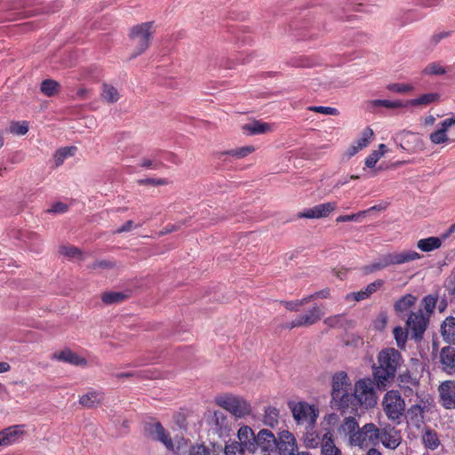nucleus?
<instances>
[{
	"mask_svg": "<svg viewBox=\"0 0 455 455\" xmlns=\"http://www.w3.org/2000/svg\"><path fill=\"white\" fill-rule=\"evenodd\" d=\"M403 363L401 353L394 347L382 349L372 367V376L379 387L385 388L395 378L397 370Z\"/></svg>",
	"mask_w": 455,
	"mask_h": 455,
	"instance_id": "obj_1",
	"label": "nucleus"
},
{
	"mask_svg": "<svg viewBox=\"0 0 455 455\" xmlns=\"http://www.w3.org/2000/svg\"><path fill=\"white\" fill-rule=\"evenodd\" d=\"M216 403L237 419H243L251 413V403L242 396L233 394L220 395L215 399Z\"/></svg>",
	"mask_w": 455,
	"mask_h": 455,
	"instance_id": "obj_2",
	"label": "nucleus"
},
{
	"mask_svg": "<svg viewBox=\"0 0 455 455\" xmlns=\"http://www.w3.org/2000/svg\"><path fill=\"white\" fill-rule=\"evenodd\" d=\"M353 391L356 407L360 405L365 409H370L377 404V392L374 382L370 378L357 380L354 385Z\"/></svg>",
	"mask_w": 455,
	"mask_h": 455,
	"instance_id": "obj_3",
	"label": "nucleus"
},
{
	"mask_svg": "<svg viewBox=\"0 0 455 455\" xmlns=\"http://www.w3.org/2000/svg\"><path fill=\"white\" fill-rule=\"evenodd\" d=\"M383 411L393 422H399L405 412V401L397 390L387 391L382 400Z\"/></svg>",
	"mask_w": 455,
	"mask_h": 455,
	"instance_id": "obj_4",
	"label": "nucleus"
},
{
	"mask_svg": "<svg viewBox=\"0 0 455 455\" xmlns=\"http://www.w3.org/2000/svg\"><path fill=\"white\" fill-rule=\"evenodd\" d=\"M288 406L297 425L315 427L318 418V410L306 402H289Z\"/></svg>",
	"mask_w": 455,
	"mask_h": 455,
	"instance_id": "obj_5",
	"label": "nucleus"
},
{
	"mask_svg": "<svg viewBox=\"0 0 455 455\" xmlns=\"http://www.w3.org/2000/svg\"><path fill=\"white\" fill-rule=\"evenodd\" d=\"M433 405L430 395H420L405 412L407 423L416 428H420L425 422V413L428 412Z\"/></svg>",
	"mask_w": 455,
	"mask_h": 455,
	"instance_id": "obj_6",
	"label": "nucleus"
},
{
	"mask_svg": "<svg viewBox=\"0 0 455 455\" xmlns=\"http://www.w3.org/2000/svg\"><path fill=\"white\" fill-rule=\"evenodd\" d=\"M154 32L153 22H145L132 28L130 37L136 45L132 57L142 54L148 48Z\"/></svg>",
	"mask_w": 455,
	"mask_h": 455,
	"instance_id": "obj_7",
	"label": "nucleus"
},
{
	"mask_svg": "<svg viewBox=\"0 0 455 455\" xmlns=\"http://www.w3.org/2000/svg\"><path fill=\"white\" fill-rule=\"evenodd\" d=\"M379 428L373 423H367L359 427L355 435L351 437L350 446L365 448L378 443Z\"/></svg>",
	"mask_w": 455,
	"mask_h": 455,
	"instance_id": "obj_8",
	"label": "nucleus"
},
{
	"mask_svg": "<svg viewBox=\"0 0 455 455\" xmlns=\"http://www.w3.org/2000/svg\"><path fill=\"white\" fill-rule=\"evenodd\" d=\"M275 448L279 455H295L298 445L293 434L287 429L280 430L277 433Z\"/></svg>",
	"mask_w": 455,
	"mask_h": 455,
	"instance_id": "obj_9",
	"label": "nucleus"
},
{
	"mask_svg": "<svg viewBox=\"0 0 455 455\" xmlns=\"http://www.w3.org/2000/svg\"><path fill=\"white\" fill-rule=\"evenodd\" d=\"M428 319L425 316L422 310L412 312L407 321L406 327L411 332V337L415 339L422 338L427 326Z\"/></svg>",
	"mask_w": 455,
	"mask_h": 455,
	"instance_id": "obj_10",
	"label": "nucleus"
},
{
	"mask_svg": "<svg viewBox=\"0 0 455 455\" xmlns=\"http://www.w3.org/2000/svg\"><path fill=\"white\" fill-rule=\"evenodd\" d=\"M323 312L318 306H314L305 314L300 315L291 323H289L288 327L290 329L298 328V327H307L317 323L322 316L323 315Z\"/></svg>",
	"mask_w": 455,
	"mask_h": 455,
	"instance_id": "obj_11",
	"label": "nucleus"
},
{
	"mask_svg": "<svg viewBox=\"0 0 455 455\" xmlns=\"http://www.w3.org/2000/svg\"><path fill=\"white\" fill-rule=\"evenodd\" d=\"M336 208L337 204L335 202H327L308 209H305L303 212L298 213V217L307 219L325 218L328 217L333 211H335Z\"/></svg>",
	"mask_w": 455,
	"mask_h": 455,
	"instance_id": "obj_12",
	"label": "nucleus"
},
{
	"mask_svg": "<svg viewBox=\"0 0 455 455\" xmlns=\"http://www.w3.org/2000/svg\"><path fill=\"white\" fill-rule=\"evenodd\" d=\"M331 403L333 408L341 411L342 412H347L348 411H354L357 409L352 388L347 390V392L339 394V395L332 396Z\"/></svg>",
	"mask_w": 455,
	"mask_h": 455,
	"instance_id": "obj_13",
	"label": "nucleus"
},
{
	"mask_svg": "<svg viewBox=\"0 0 455 455\" xmlns=\"http://www.w3.org/2000/svg\"><path fill=\"white\" fill-rule=\"evenodd\" d=\"M440 402L448 410L455 409V381L446 380L438 388Z\"/></svg>",
	"mask_w": 455,
	"mask_h": 455,
	"instance_id": "obj_14",
	"label": "nucleus"
},
{
	"mask_svg": "<svg viewBox=\"0 0 455 455\" xmlns=\"http://www.w3.org/2000/svg\"><path fill=\"white\" fill-rule=\"evenodd\" d=\"M24 436L23 426L14 425L0 431V446H10L21 441Z\"/></svg>",
	"mask_w": 455,
	"mask_h": 455,
	"instance_id": "obj_15",
	"label": "nucleus"
},
{
	"mask_svg": "<svg viewBox=\"0 0 455 455\" xmlns=\"http://www.w3.org/2000/svg\"><path fill=\"white\" fill-rule=\"evenodd\" d=\"M147 431L153 439L163 443L168 450H172L174 448L170 435L164 428L161 423L155 422L149 424L147 427Z\"/></svg>",
	"mask_w": 455,
	"mask_h": 455,
	"instance_id": "obj_16",
	"label": "nucleus"
},
{
	"mask_svg": "<svg viewBox=\"0 0 455 455\" xmlns=\"http://www.w3.org/2000/svg\"><path fill=\"white\" fill-rule=\"evenodd\" d=\"M379 441L385 447L395 450L401 443L402 437L400 432L394 427L382 431L379 429L378 443Z\"/></svg>",
	"mask_w": 455,
	"mask_h": 455,
	"instance_id": "obj_17",
	"label": "nucleus"
},
{
	"mask_svg": "<svg viewBox=\"0 0 455 455\" xmlns=\"http://www.w3.org/2000/svg\"><path fill=\"white\" fill-rule=\"evenodd\" d=\"M455 124V116L443 120L439 128L429 135V140L433 144L438 145L449 140L447 131Z\"/></svg>",
	"mask_w": 455,
	"mask_h": 455,
	"instance_id": "obj_18",
	"label": "nucleus"
},
{
	"mask_svg": "<svg viewBox=\"0 0 455 455\" xmlns=\"http://www.w3.org/2000/svg\"><path fill=\"white\" fill-rule=\"evenodd\" d=\"M276 438L270 430L261 429L258 432L255 438V450L260 447L264 451H271L275 447Z\"/></svg>",
	"mask_w": 455,
	"mask_h": 455,
	"instance_id": "obj_19",
	"label": "nucleus"
},
{
	"mask_svg": "<svg viewBox=\"0 0 455 455\" xmlns=\"http://www.w3.org/2000/svg\"><path fill=\"white\" fill-rule=\"evenodd\" d=\"M351 388V383L348 376L345 371H338L332 376L331 379V397L339 395L342 392Z\"/></svg>",
	"mask_w": 455,
	"mask_h": 455,
	"instance_id": "obj_20",
	"label": "nucleus"
},
{
	"mask_svg": "<svg viewBox=\"0 0 455 455\" xmlns=\"http://www.w3.org/2000/svg\"><path fill=\"white\" fill-rule=\"evenodd\" d=\"M442 369L448 374H455V348L444 347L440 352Z\"/></svg>",
	"mask_w": 455,
	"mask_h": 455,
	"instance_id": "obj_21",
	"label": "nucleus"
},
{
	"mask_svg": "<svg viewBox=\"0 0 455 455\" xmlns=\"http://www.w3.org/2000/svg\"><path fill=\"white\" fill-rule=\"evenodd\" d=\"M239 443L242 444L248 451H255V438L252 429L248 426L241 427L237 432Z\"/></svg>",
	"mask_w": 455,
	"mask_h": 455,
	"instance_id": "obj_22",
	"label": "nucleus"
},
{
	"mask_svg": "<svg viewBox=\"0 0 455 455\" xmlns=\"http://www.w3.org/2000/svg\"><path fill=\"white\" fill-rule=\"evenodd\" d=\"M383 285V281L381 279H378L373 283H371L366 286L364 290L352 292L347 295V299H354L355 301H361L367 298H369L372 293L377 291Z\"/></svg>",
	"mask_w": 455,
	"mask_h": 455,
	"instance_id": "obj_23",
	"label": "nucleus"
},
{
	"mask_svg": "<svg viewBox=\"0 0 455 455\" xmlns=\"http://www.w3.org/2000/svg\"><path fill=\"white\" fill-rule=\"evenodd\" d=\"M392 265H401L420 259V254L415 251H402L389 253Z\"/></svg>",
	"mask_w": 455,
	"mask_h": 455,
	"instance_id": "obj_24",
	"label": "nucleus"
},
{
	"mask_svg": "<svg viewBox=\"0 0 455 455\" xmlns=\"http://www.w3.org/2000/svg\"><path fill=\"white\" fill-rule=\"evenodd\" d=\"M359 429V423L355 417H346L338 427V432L348 436V443H351V437Z\"/></svg>",
	"mask_w": 455,
	"mask_h": 455,
	"instance_id": "obj_25",
	"label": "nucleus"
},
{
	"mask_svg": "<svg viewBox=\"0 0 455 455\" xmlns=\"http://www.w3.org/2000/svg\"><path fill=\"white\" fill-rule=\"evenodd\" d=\"M52 358L74 365L85 364L86 361L70 349H64L52 355Z\"/></svg>",
	"mask_w": 455,
	"mask_h": 455,
	"instance_id": "obj_26",
	"label": "nucleus"
},
{
	"mask_svg": "<svg viewBox=\"0 0 455 455\" xmlns=\"http://www.w3.org/2000/svg\"><path fill=\"white\" fill-rule=\"evenodd\" d=\"M321 452L322 455H344L341 450L334 443L331 431H327L323 435Z\"/></svg>",
	"mask_w": 455,
	"mask_h": 455,
	"instance_id": "obj_27",
	"label": "nucleus"
},
{
	"mask_svg": "<svg viewBox=\"0 0 455 455\" xmlns=\"http://www.w3.org/2000/svg\"><path fill=\"white\" fill-rule=\"evenodd\" d=\"M104 399V394L99 390H90L80 396L79 403L87 408L100 404Z\"/></svg>",
	"mask_w": 455,
	"mask_h": 455,
	"instance_id": "obj_28",
	"label": "nucleus"
},
{
	"mask_svg": "<svg viewBox=\"0 0 455 455\" xmlns=\"http://www.w3.org/2000/svg\"><path fill=\"white\" fill-rule=\"evenodd\" d=\"M441 333L443 339L455 345V317H447L441 325Z\"/></svg>",
	"mask_w": 455,
	"mask_h": 455,
	"instance_id": "obj_29",
	"label": "nucleus"
},
{
	"mask_svg": "<svg viewBox=\"0 0 455 455\" xmlns=\"http://www.w3.org/2000/svg\"><path fill=\"white\" fill-rule=\"evenodd\" d=\"M243 130L244 132H247L251 135L264 134L272 132V125L270 124L264 123L261 121H253L245 124L243 126Z\"/></svg>",
	"mask_w": 455,
	"mask_h": 455,
	"instance_id": "obj_30",
	"label": "nucleus"
},
{
	"mask_svg": "<svg viewBox=\"0 0 455 455\" xmlns=\"http://www.w3.org/2000/svg\"><path fill=\"white\" fill-rule=\"evenodd\" d=\"M383 107L386 108L395 109L408 107L406 101L390 100H373L368 102V108L374 110L377 108Z\"/></svg>",
	"mask_w": 455,
	"mask_h": 455,
	"instance_id": "obj_31",
	"label": "nucleus"
},
{
	"mask_svg": "<svg viewBox=\"0 0 455 455\" xmlns=\"http://www.w3.org/2000/svg\"><path fill=\"white\" fill-rule=\"evenodd\" d=\"M389 266H393L389 253L380 256L378 259L373 261L371 264L364 267V272L366 274L373 273L376 271L382 270Z\"/></svg>",
	"mask_w": 455,
	"mask_h": 455,
	"instance_id": "obj_32",
	"label": "nucleus"
},
{
	"mask_svg": "<svg viewBox=\"0 0 455 455\" xmlns=\"http://www.w3.org/2000/svg\"><path fill=\"white\" fill-rule=\"evenodd\" d=\"M306 432L303 435V443L307 448H316L322 444L323 437L315 431V427H305Z\"/></svg>",
	"mask_w": 455,
	"mask_h": 455,
	"instance_id": "obj_33",
	"label": "nucleus"
},
{
	"mask_svg": "<svg viewBox=\"0 0 455 455\" xmlns=\"http://www.w3.org/2000/svg\"><path fill=\"white\" fill-rule=\"evenodd\" d=\"M279 419V411L276 408L273 406H268L265 409L263 415L264 425L271 428H275L278 427Z\"/></svg>",
	"mask_w": 455,
	"mask_h": 455,
	"instance_id": "obj_34",
	"label": "nucleus"
},
{
	"mask_svg": "<svg viewBox=\"0 0 455 455\" xmlns=\"http://www.w3.org/2000/svg\"><path fill=\"white\" fill-rule=\"evenodd\" d=\"M76 152V147H64L61 148H59L55 154L53 155V162L55 164V167H60L66 159L68 157H71L75 155Z\"/></svg>",
	"mask_w": 455,
	"mask_h": 455,
	"instance_id": "obj_35",
	"label": "nucleus"
},
{
	"mask_svg": "<svg viewBox=\"0 0 455 455\" xmlns=\"http://www.w3.org/2000/svg\"><path fill=\"white\" fill-rule=\"evenodd\" d=\"M439 98H440V95L438 93L430 92V93L423 94V95L419 96V98L407 100L406 104H408V107L409 106H411V107L427 106L433 102L437 101L439 100Z\"/></svg>",
	"mask_w": 455,
	"mask_h": 455,
	"instance_id": "obj_36",
	"label": "nucleus"
},
{
	"mask_svg": "<svg viewBox=\"0 0 455 455\" xmlns=\"http://www.w3.org/2000/svg\"><path fill=\"white\" fill-rule=\"evenodd\" d=\"M442 240L439 237L430 236L425 239H420L417 243V247L425 252L432 251L440 248Z\"/></svg>",
	"mask_w": 455,
	"mask_h": 455,
	"instance_id": "obj_37",
	"label": "nucleus"
},
{
	"mask_svg": "<svg viewBox=\"0 0 455 455\" xmlns=\"http://www.w3.org/2000/svg\"><path fill=\"white\" fill-rule=\"evenodd\" d=\"M397 383L399 388L406 387V386L417 387H419V379L416 376H412L409 371H405L398 375Z\"/></svg>",
	"mask_w": 455,
	"mask_h": 455,
	"instance_id": "obj_38",
	"label": "nucleus"
},
{
	"mask_svg": "<svg viewBox=\"0 0 455 455\" xmlns=\"http://www.w3.org/2000/svg\"><path fill=\"white\" fill-rule=\"evenodd\" d=\"M416 299V297H414L413 295L406 294L395 303V310L397 313H403L415 304Z\"/></svg>",
	"mask_w": 455,
	"mask_h": 455,
	"instance_id": "obj_39",
	"label": "nucleus"
},
{
	"mask_svg": "<svg viewBox=\"0 0 455 455\" xmlns=\"http://www.w3.org/2000/svg\"><path fill=\"white\" fill-rule=\"evenodd\" d=\"M422 442L426 448L429 450H435L440 445L437 434L431 429H427L422 435Z\"/></svg>",
	"mask_w": 455,
	"mask_h": 455,
	"instance_id": "obj_40",
	"label": "nucleus"
},
{
	"mask_svg": "<svg viewBox=\"0 0 455 455\" xmlns=\"http://www.w3.org/2000/svg\"><path fill=\"white\" fill-rule=\"evenodd\" d=\"M102 98L109 103L116 102L119 100V92L116 88L110 84H103L102 86Z\"/></svg>",
	"mask_w": 455,
	"mask_h": 455,
	"instance_id": "obj_41",
	"label": "nucleus"
},
{
	"mask_svg": "<svg viewBox=\"0 0 455 455\" xmlns=\"http://www.w3.org/2000/svg\"><path fill=\"white\" fill-rule=\"evenodd\" d=\"M60 84L54 80L46 79L41 84V92L46 96H53L59 91Z\"/></svg>",
	"mask_w": 455,
	"mask_h": 455,
	"instance_id": "obj_42",
	"label": "nucleus"
},
{
	"mask_svg": "<svg viewBox=\"0 0 455 455\" xmlns=\"http://www.w3.org/2000/svg\"><path fill=\"white\" fill-rule=\"evenodd\" d=\"M372 136V130L371 128H366L362 132L360 138H358L354 143L356 145L357 148L362 150L370 144Z\"/></svg>",
	"mask_w": 455,
	"mask_h": 455,
	"instance_id": "obj_43",
	"label": "nucleus"
},
{
	"mask_svg": "<svg viewBox=\"0 0 455 455\" xmlns=\"http://www.w3.org/2000/svg\"><path fill=\"white\" fill-rule=\"evenodd\" d=\"M255 151L253 146H245L235 149L227 151L225 154L231 156L236 159H242Z\"/></svg>",
	"mask_w": 455,
	"mask_h": 455,
	"instance_id": "obj_44",
	"label": "nucleus"
},
{
	"mask_svg": "<svg viewBox=\"0 0 455 455\" xmlns=\"http://www.w3.org/2000/svg\"><path fill=\"white\" fill-rule=\"evenodd\" d=\"M422 73L427 76H440L446 73V69L440 63L432 62L425 67Z\"/></svg>",
	"mask_w": 455,
	"mask_h": 455,
	"instance_id": "obj_45",
	"label": "nucleus"
},
{
	"mask_svg": "<svg viewBox=\"0 0 455 455\" xmlns=\"http://www.w3.org/2000/svg\"><path fill=\"white\" fill-rule=\"evenodd\" d=\"M246 449L238 442L232 441L225 446V455H244Z\"/></svg>",
	"mask_w": 455,
	"mask_h": 455,
	"instance_id": "obj_46",
	"label": "nucleus"
},
{
	"mask_svg": "<svg viewBox=\"0 0 455 455\" xmlns=\"http://www.w3.org/2000/svg\"><path fill=\"white\" fill-rule=\"evenodd\" d=\"M400 390L403 393V395L409 400V402L412 401L411 398L413 396H416V398H417L415 401H419L420 395H429L428 394L420 392L419 387H411L406 386V387L400 388Z\"/></svg>",
	"mask_w": 455,
	"mask_h": 455,
	"instance_id": "obj_47",
	"label": "nucleus"
},
{
	"mask_svg": "<svg viewBox=\"0 0 455 455\" xmlns=\"http://www.w3.org/2000/svg\"><path fill=\"white\" fill-rule=\"evenodd\" d=\"M408 330L404 331L402 327L398 326L394 329V336L398 347L404 348L408 338Z\"/></svg>",
	"mask_w": 455,
	"mask_h": 455,
	"instance_id": "obj_48",
	"label": "nucleus"
},
{
	"mask_svg": "<svg viewBox=\"0 0 455 455\" xmlns=\"http://www.w3.org/2000/svg\"><path fill=\"white\" fill-rule=\"evenodd\" d=\"M125 295L119 291L106 292L102 295V300L106 304L118 303L124 300Z\"/></svg>",
	"mask_w": 455,
	"mask_h": 455,
	"instance_id": "obj_49",
	"label": "nucleus"
},
{
	"mask_svg": "<svg viewBox=\"0 0 455 455\" xmlns=\"http://www.w3.org/2000/svg\"><path fill=\"white\" fill-rule=\"evenodd\" d=\"M310 302V298L304 297L301 299H296L291 301H283V304L284 305L285 308L290 311L297 312L299 311V308L305 304H307Z\"/></svg>",
	"mask_w": 455,
	"mask_h": 455,
	"instance_id": "obj_50",
	"label": "nucleus"
},
{
	"mask_svg": "<svg viewBox=\"0 0 455 455\" xmlns=\"http://www.w3.org/2000/svg\"><path fill=\"white\" fill-rule=\"evenodd\" d=\"M28 131V124L27 122H16L12 123L10 126V132L17 135H24Z\"/></svg>",
	"mask_w": 455,
	"mask_h": 455,
	"instance_id": "obj_51",
	"label": "nucleus"
},
{
	"mask_svg": "<svg viewBox=\"0 0 455 455\" xmlns=\"http://www.w3.org/2000/svg\"><path fill=\"white\" fill-rule=\"evenodd\" d=\"M387 88L390 92H397V93H406V92H409L413 90V86L411 84H398V83L389 84L387 86Z\"/></svg>",
	"mask_w": 455,
	"mask_h": 455,
	"instance_id": "obj_52",
	"label": "nucleus"
},
{
	"mask_svg": "<svg viewBox=\"0 0 455 455\" xmlns=\"http://www.w3.org/2000/svg\"><path fill=\"white\" fill-rule=\"evenodd\" d=\"M60 253L69 259L79 258L81 255L80 251L76 247L71 245L61 246L60 248Z\"/></svg>",
	"mask_w": 455,
	"mask_h": 455,
	"instance_id": "obj_53",
	"label": "nucleus"
},
{
	"mask_svg": "<svg viewBox=\"0 0 455 455\" xmlns=\"http://www.w3.org/2000/svg\"><path fill=\"white\" fill-rule=\"evenodd\" d=\"M367 215V212H359L357 213L349 214V215H340L336 219L337 222H346V221H360L362 218H364Z\"/></svg>",
	"mask_w": 455,
	"mask_h": 455,
	"instance_id": "obj_54",
	"label": "nucleus"
},
{
	"mask_svg": "<svg viewBox=\"0 0 455 455\" xmlns=\"http://www.w3.org/2000/svg\"><path fill=\"white\" fill-rule=\"evenodd\" d=\"M308 109L323 115L337 116L339 114V110L337 108L331 107L313 106L309 107Z\"/></svg>",
	"mask_w": 455,
	"mask_h": 455,
	"instance_id": "obj_55",
	"label": "nucleus"
},
{
	"mask_svg": "<svg viewBox=\"0 0 455 455\" xmlns=\"http://www.w3.org/2000/svg\"><path fill=\"white\" fill-rule=\"evenodd\" d=\"M382 157L381 152L372 151L366 158H365V165L369 168H372L378 163V161Z\"/></svg>",
	"mask_w": 455,
	"mask_h": 455,
	"instance_id": "obj_56",
	"label": "nucleus"
},
{
	"mask_svg": "<svg viewBox=\"0 0 455 455\" xmlns=\"http://www.w3.org/2000/svg\"><path fill=\"white\" fill-rule=\"evenodd\" d=\"M436 298L431 295H428L424 298L423 303L424 307L427 313H432L436 305Z\"/></svg>",
	"mask_w": 455,
	"mask_h": 455,
	"instance_id": "obj_57",
	"label": "nucleus"
},
{
	"mask_svg": "<svg viewBox=\"0 0 455 455\" xmlns=\"http://www.w3.org/2000/svg\"><path fill=\"white\" fill-rule=\"evenodd\" d=\"M68 210V205L61 202L55 203L50 209L47 210L49 213H64Z\"/></svg>",
	"mask_w": 455,
	"mask_h": 455,
	"instance_id": "obj_58",
	"label": "nucleus"
},
{
	"mask_svg": "<svg viewBox=\"0 0 455 455\" xmlns=\"http://www.w3.org/2000/svg\"><path fill=\"white\" fill-rule=\"evenodd\" d=\"M445 288L449 294L455 295V274L453 272L445 281Z\"/></svg>",
	"mask_w": 455,
	"mask_h": 455,
	"instance_id": "obj_59",
	"label": "nucleus"
},
{
	"mask_svg": "<svg viewBox=\"0 0 455 455\" xmlns=\"http://www.w3.org/2000/svg\"><path fill=\"white\" fill-rule=\"evenodd\" d=\"M341 317V315L329 316L324 319L323 323L330 327H335L339 324Z\"/></svg>",
	"mask_w": 455,
	"mask_h": 455,
	"instance_id": "obj_60",
	"label": "nucleus"
},
{
	"mask_svg": "<svg viewBox=\"0 0 455 455\" xmlns=\"http://www.w3.org/2000/svg\"><path fill=\"white\" fill-rule=\"evenodd\" d=\"M330 296V289H323L319 291H316L311 295L307 296V298H310V301L321 298V299H326Z\"/></svg>",
	"mask_w": 455,
	"mask_h": 455,
	"instance_id": "obj_61",
	"label": "nucleus"
},
{
	"mask_svg": "<svg viewBox=\"0 0 455 455\" xmlns=\"http://www.w3.org/2000/svg\"><path fill=\"white\" fill-rule=\"evenodd\" d=\"M208 450L204 445L193 446L189 451V455H208Z\"/></svg>",
	"mask_w": 455,
	"mask_h": 455,
	"instance_id": "obj_62",
	"label": "nucleus"
},
{
	"mask_svg": "<svg viewBox=\"0 0 455 455\" xmlns=\"http://www.w3.org/2000/svg\"><path fill=\"white\" fill-rule=\"evenodd\" d=\"M226 420V417L224 414L220 411H215L212 416V421L214 424L220 427H221L224 425V422Z\"/></svg>",
	"mask_w": 455,
	"mask_h": 455,
	"instance_id": "obj_63",
	"label": "nucleus"
},
{
	"mask_svg": "<svg viewBox=\"0 0 455 455\" xmlns=\"http://www.w3.org/2000/svg\"><path fill=\"white\" fill-rule=\"evenodd\" d=\"M448 36H449V32L436 33V34L432 36V37L430 39V43L433 45H436L442 39L447 37Z\"/></svg>",
	"mask_w": 455,
	"mask_h": 455,
	"instance_id": "obj_64",
	"label": "nucleus"
}]
</instances>
